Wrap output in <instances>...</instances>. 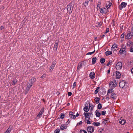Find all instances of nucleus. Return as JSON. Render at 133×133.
Wrapping results in <instances>:
<instances>
[{"mask_svg":"<svg viewBox=\"0 0 133 133\" xmlns=\"http://www.w3.org/2000/svg\"><path fill=\"white\" fill-rule=\"evenodd\" d=\"M109 4H108V5H107L106 6V8H107L108 9L111 6V4L110 3H109Z\"/></svg>","mask_w":133,"mask_h":133,"instance_id":"603ef678","label":"nucleus"},{"mask_svg":"<svg viewBox=\"0 0 133 133\" xmlns=\"http://www.w3.org/2000/svg\"><path fill=\"white\" fill-rule=\"evenodd\" d=\"M131 72L132 74H133V67L131 70Z\"/></svg>","mask_w":133,"mask_h":133,"instance_id":"e2e57ef3","label":"nucleus"},{"mask_svg":"<svg viewBox=\"0 0 133 133\" xmlns=\"http://www.w3.org/2000/svg\"><path fill=\"white\" fill-rule=\"evenodd\" d=\"M68 95L69 96H71L72 95V93L71 92H69L68 93Z\"/></svg>","mask_w":133,"mask_h":133,"instance_id":"864d4df0","label":"nucleus"},{"mask_svg":"<svg viewBox=\"0 0 133 133\" xmlns=\"http://www.w3.org/2000/svg\"><path fill=\"white\" fill-rule=\"evenodd\" d=\"M58 42H57L55 43L54 45L53 48V50L55 52L57 51V49L58 47Z\"/></svg>","mask_w":133,"mask_h":133,"instance_id":"dca6fc26","label":"nucleus"},{"mask_svg":"<svg viewBox=\"0 0 133 133\" xmlns=\"http://www.w3.org/2000/svg\"><path fill=\"white\" fill-rule=\"evenodd\" d=\"M130 51L131 52H133V46H132L130 47Z\"/></svg>","mask_w":133,"mask_h":133,"instance_id":"37998d69","label":"nucleus"},{"mask_svg":"<svg viewBox=\"0 0 133 133\" xmlns=\"http://www.w3.org/2000/svg\"><path fill=\"white\" fill-rule=\"evenodd\" d=\"M4 28V27L3 26H1L0 27V30H1Z\"/></svg>","mask_w":133,"mask_h":133,"instance_id":"680f3d73","label":"nucleus"},{"mask_svg":"<svg viewBox=\"0 0 133 133\" xmlns=\"http://www.w3.org/2000/svg\"><path fill=\"white\" fill-rule=\"evenodd\" d=\"M101 2L100 1H99L97 4V9L98 10H100L101 8H100V7L101 6Z\"/></svg>","mask_w":133,"mask_h":133,"instance_id":"b1692460","label":"nucleus"},{"mask_svg":"<svg viewBox=\"0 0 133 133\" xmlns=\"http://www.w3.org/2000/svg\"><path fill=\"white\" fill-rule=\"evenodd\" d=\"M109 28H107L106 29V32H105V34L109 32Z\"/></svg>","mask_w":133,"mask_h":133,"instance_id":"6e6d98bb","label":"nucleus"},{"mask_svg":"<svg viewBox=\"0 0 133 133\" xmlns=\"http://www.w3.org/2000/svg\"><path fill=\"white\" fill-rule=\"evenodd\" d=\"M94 128L91 126L88 127L87 130L88 133H92L94 131Z\"/></svg>","mask_w":133,"mask_h":133,"instance_id":"6e6552de","label":"nucleus"},{"mask_svg":"<svg viewBox=\"0 0 133 133\" xmlns=\"http://www.w3.org/2000/svg\"><path fill=\"white\" fill-rule=\"evenodd\" d=\"M87 102L89 104V109H90L91 108H94V106L92 103H90L88 101H87Z\"/></svg>","mask_w":133,"mask_h":133,"instance_id":"2f4dec72","label":"nucleus"},{"mask_svg":"<svg viewBox=\"0 0 133 133\" xmlns=\"http://www.w3.org/2000/svg\"><path fill=\"white\" fill-rule=\"evenodd\" d=\"M82 123V121H80L79 122V123H77V125H80Z\"/></svg>","mask_w":133,"mask_h":133,"instance_id":"4d7b16f0","label":"nucleus"},{"mask_svg":"<svg viewBox=\"0 0 133 133\" xmlns=\"http://www.w3.org/2000/svg\"><path fill=\"white\" fill-rule=\"evenodd\" d=\"M10 126L7 130L4 133H9L11 131V129L10 128Z\"/></svg>","mask_w":133,"mask_h":133,"instance_id":"c85d7f7f","label":"nucleus"},{"mask_svg":"<svg viewBox=\"0 0 133 133\" xmlns=\"http://www.w3.org/2000/svg\"><path fill=\"white\" fill-rule=\"evenodd\" d=\"M60 130L59 129H57L54 131L55 133H59Z\"/></svg>","mask_w":133,"mask_h":133,"instance_id":"58836bf2","label":"nucleus"},{"mask_svg":"<svg viewBox=\"0 0 133 133\" xmlns=\"http://www.w3.org/2000/svg\"><path fill=\"white\" fill-rule=\"evenodd\" d=\"M102 105L101 103H99L97 105V108L98 109H100L102 108Z\"/></svg>","mask_w":133,"mask_h":133,"instance_id":"473e14b6","label":"nucleus"},{"mask_svg":"<svg viewBox=\"0 0 133 133\" xmlns=\"http://www.w3.org/2000/svg\"><path fill=\"white\" fill-rule=\"evenodd\" d=\"M132 44V42L131 41H129L127 42V45L128 46H130Z\"/></svg>","mask_w":133,"mask_h":133,"instance_id":"e433bc0d","label":"nucleus"},{"mask_svg":"<svg viewBox=\"0 0 133 133\" xmlns=\"http://www.w3.org/2000/svg\"><path fill=\"white\" fill-rule=\"evenodd\" d=\"M131 31H132V32L133 33V26H132V28H131Z\"/></svg>","mask_w":133,"mask_h":133,"instance_id":"338daca9","label":"nucleus"},{"mask_svg":"<svg viewBox=\"0 0 133 133\" xmlns=\"http://www.w3.org/2000/svg\"><path fill=\"white\" fill-rule=\"evenodd\" d=\"M127 3H126L122 2L121 4L119 5V9L120 10H122L123 8H125L127 5Z\"/></svg>","mask_w":133,"mask_h":133,"instance_id":"9b49d317","label":"nucleus"},{"mask_svg":"<svg viewBox=\"0 0 133 133\" xmlns=\"http://www.w3.org/2000/svg\"><path fill=\"white\" fill-rule=\"evenodd\" d=\"M109 85V87L110 88L113 89L116 87L117 85L116 80L115 79L112 80L110 82Z\"/></svg>","mask_w":133,"mask_h":133,"instance_id":"f257e3e1","label":"nucleus"},{"mask_svg":"<svg viewBox=\"0 0 133 133\" xmlns=\"http://www.w3.org/2000/svg\"><path fill=\"white\" fill-rule=\"evenodd\" d=\"M112 52L111 51H107L105 52V55L106 56H109L112 54Z\"/></svg>","mask_w":133,"mask_h":133,"instance_id":"a878e982","label":"nucleus"},{"mask_svg":"<svg viewBox=\"0 0 133 133\" xmlns=\"http://www.w3.org/2000/svg\"><path fill=\"white\" fill-rule=\"evenodd\" d=\"M119 121L120 123L122 125L125 124L126 122L125 120L122 119H119Z\"/></svg>","mask_w":133,"mask_h":133,"instance_id":"aec40b11","label":"nucleus"},{"mask_svg":"<svg viewBox=\"0 0 133 133\" xmlns=\"http://www.w3.org/2000/svg\"><path fill=\"white\" fill-rule=\"evenodd\" d=\"M67 128V127L64 124H61L60 129L61 130H63L64 129H66Z\"/></svg>","mask_w":133,"mask_h":133,"instance_id":"a211bd4d","label":"nucleus"},{"mask_svg":"<svg viewBox=\"0 0 133 133\" xmlns=\"http://www.w3.org/2000/svg\"><path fill=\"white\" fill-rule=\"evenodd\" d=\"M127 84L124 81H121L119 83V86L122 88L125 89L126 88Z\"/></svg>","mask_w":133,"mask_h":133,"instance_id":"f03ea898","label":"nucleus"},{"mask_svg":"<svg viewBox=\"0 0 133 133\" xmlns=\"http://www.w3.org/2000/svg\"><path fill=\"white\" fill-rule=\"evenodd\" d=\"M96 115V117H99L101 115V113L98 110H97L95 111Z\"/></svg>","mask_w":133,"mask_h":133,"instance_id":"4be33fe9","label":"nucleus"},{"mask_svg":"<svg viewBox=\"0 0 133 133\" xmlns=\"http://www.w3.org/2000/svg\"><path fill=\"white\" fill-rule=\"evenodd\" d=\"M36 81V78L34 77H32L30 79L29 81V83L33 84Z\"/></svg>","mask_w":133,"mask_h":133,"instance_id":"4468645a","label":"nucleus"},{"mask_svg":"<svg viewBox=\"0 0 133 133\" xmlns=\"http://www.w3.org/2000/svg\"><path fill=\"white\" fill-rule=\"evenodd\" d=\"M121 74L120 72L118 71H117L116 72V78L117 79H119L121 77Z\"/></svg>","mask_w":133,"mask_h":133,"instance_id":"2eb2a0df","label":"nucleus"},{"mask_svg":"<svg viewBox=\"0 0 133 133\" xmlns=\"http://www.w3.org/2000/svg\"><path fill=\"white\" fill-rule=\"evenodd\" d=\"M124 37V33L122 34L121 36V38L123 39Z\"/></svg>","mask_w":133,"mask_h":133,"instance_id":"09e8293b","label":"nucleus"},{"mask_svg":"<svg viewBox=\"0 0 133 133\" xmlns=\"http://www.w3.org/2000/svg\"><path fill=\"white\" fill-rule=\"evenodd\" d=\"M69 114L70 115V116H71V115H73V113L72 112H69Z\"/></svg>","mask_w":133,"mask_h":133,"instance_id":"052dcab7","label":"nucleus"},{"mask_svg":"<svg viewBox=\"0 0 133 133\" xmlns=\"http://www.w3.org/2000/svg\"><path fill=\"white\" fill-rule=\"evenodd\" d=\"M114 91L113 89H109L107 93V95L109 96L112 93H114Z\"/></svg>","mask_w":133,"mask_h":133,"instance_id":"412c9836","label":"nucleus"},{"mask_svg":"<svg viewBox=\"0 0 133 133\" xmlns=\"http://www.w3.org/2000/svg\"><path fill=\"white\" fill-rule=\"evenodd\" d=\"M89 108H88V106H85L83 109L84 110L85 112H88L89 111Z\"/></svg>","mask_w":133,"mask_h":133,"instance_id":"5701e85b","label":"nucleus"},{"mask_svg":"<svg viewBox=\"0 0 133 133\" xmlns=\"http://www.w3.org/2000/svg\"><path fill=\"white\" fill-rule=\"evenodd\" d=\"M42 114L40 112H39L38 115H37V116L40 117L42 116Z\"/></svg>","mask_w":133,"mask_h":133,"instance_id":"79ce46f5","label":"nucleus"},{"mask_svg":"<svg viewBox=\"0 0 133 133\" xmlns=\"http://www.w3.org/2000/svg\"><path fill=\"white\" fill-rule=\"evenodd\" d=\"M17 81L16 79H14L12 81V85H14L17 82Z\"/></svg>","mask_w":133,"mask_h":133,"instance_id":"c9c22d12","label":"nucleus"},{"mask_svg":"<svg viewBox=\"0 0 133 133\" xmlns=\"http://www.w3.org/2000/svg\"><path fill=\"white\" fill-rule=\"evenodd\" d=\"M82 131H83L84 133H87V132L84 130H80V132H81Z\"/></svg>","mask_w":133,"mask_h":133,"instance_id":"8fccbe9b","label":"nucleus"},{"mask_svg":"<svg viewBox=\"0 0 133 133\" xmlns=\"http://www.w3.org/2000/svg\"><path fill=\"white\" fill-rule=\"evenodd\" d=\"M117 45L116 44H113L111 47V49L112 50L113 49H114V51L117 48Z\"/></svg>","mask_w":133,"mask_h":133,"instance_id":"bb28decb","label":"nucleus"},{"mask_svg":"<svg viewBox=\"0 0 133 133\" xmlns=\"http://www.w3.org/2000/svg\"><path fill=\"white\" fill-rule=\"evenodd\" d=\"M32 85V84L28 83V86L26 89V92L25 93V94H27V92L29 91L30 88H31Z\"/></svg>","mask_w":133,"mask_h":133,"instance_id":"f8f14e48","label":"nucleus"},{"mask_svg":"<svg viewBox=\"0 0 133 133\" xmlns=\"http://www.w3.org/2000/svg\"><path fill=\"white\" fill-rule=\"evenodd\" d=\"M73 3L72 2H71L69 4L67 5V9L68 11L70 13H71L73 10Z\"/></svg>","mask_w":133,"mask_h":133,"instance_id":"7ed1b4c3","label":"nucleus"},{"mask_svg":"<svg viewBox=\"0 0 133 133\" xmlns=\"http://www.w3.org/2000/svg\"><path fill=\"white\" fill-rule=\"evenodd\" d=\"M87 121V123L88 124H91V121H90L89 120H86Z\"/></svg>","mask_w":133,"mask_h":133,"instance_id":"3c124183","label":"nucleus"},{"mask_svg":"<svg viewBox=\"0 0 133 133\" xmlns=\"http://www.w3.org/2000/svg\"><path fill=\"white\" fill-rule=\"evenodd\" d=\"M133 35V33L132 32H129L127 33V35L125 36V38L128 39H131Z\"/></svg>","mask_w":133,"mask_h":133,"instance_id":"0eeeda50","label":"nucleus"},{"mask_svg":"<svg viewBox=\"0 0 133 133\" xmlns=\"http://www.w3.org/2000/svg\"><path fill=\"white\" fill-rule=\"evenodd\" d=\"M97 58L95 57H94L92 58V63L93 64H95L96 62Z\"/></svg>","mask_w":133,"mask_h":133,"instance_id":"393cba45","label":"nucleus"},{"mask_svg":"<svg viewBox=\"0 0 133 133\" xmlns=\"http://www.w3.org/2000/svg\"><path fill=\"white\" fill-rule=\"evenodd\" d=\"M107 120H105L103 121V123H104L105 124H106V123H107Z\"/></svg>","mask_w":133,"mask_h":133,"instance_id":"bf43d9fd","label":"nucleus"},{"mask_svg":"<svg viewBox=\"0 0 133 133\" xmlns=\"http://www.w3.org/2000/svg\"><path fill=\"white\" fill-rule=\"evenodd\" d=\"M110 70H108L107 71V73L108 74H109L110 73Z\"/></svg>","mask_w":133,"mask_h":133,"instance_id":"0e129e2a","label":"nucleus"},{"mask_svg":"<svg viewBox=\"0 0 133 133\" xmlns=\"http://www.w3.org/2000/svg\"><path fill=\"white\" fill-rule=\"evenodd\" d=\"M79 114L78 113H77V114L75 116H76V117H78L79 116Z\"/></svg>","mask_w":133,"mask_h":133,"instance_id":"69168bd1","label":"nucleus"},{"mask_svg":"<svg viewBox=\"0 0 133 133\" xmlns=\"http://www.w3.org/2000/svg\"><path fill=\"white\" fill-rule=\"evenodd\" d=\"M100 123L99 122H94L92 124L97 127L99 126L100 125Z\"/></svg>","mask_w":133,"mask_h":133,"instance_id":"cd10ccee","label":"nucleus"},{"mask_svg":"<svg viewBox=\"0 0 133 133\" xmlns=\"http://www.w3.org/2000/svg\"><path fill=\"white\" fill-rule=\"evenodd\" d=\"M64 115L63 113H62L61 115V118L62 119H63L64 118Z\"/></svg>","mask_w":133,"mask_h":133,"instance_id":"c03bdc74","label":"nucleus"},{"mask_svg":"<svg viewBox=\"0 0 133 133\" xmlns=\"http://www.w3.org/2000/svg\"><path fill=\"white\" fill-rule=\"evenodd\" d=\"M84 62L85 63L86 62L84 61H81L78 63L77 67V70L79 71L80 69L82 68V65Z\"/></svg>","mask_w":133,"mask_h":133,"instance_id":"9d476101","label":"nucleus"},{"mask_svg":"<svg viewBox=\"0 0 133 133\" xmlns=\"http://www.w3.org/2000/svg\"><path fill=\"white\" fill-rule=\"evenodd\" d=\"M124 52H126V46L124 44H123L119 52V54H122Z\"/></svg>","mask_w":133,"mask_h":133,"instance_id":"20e7f679","label":"nucleus"},{"mask_svg":"<svg viewBox=\"0 0 133 133\" xmlns=\"http://www.w3.org/2000/svg\"><path fill=\"white\" fill-rule=\"evenodd\" d=\"M76 84V82H74V83L73 84V87H72L73 89H74L75 88V87Z\"/></svg>","mask_w":133,"mask_h":133,"instance_id":"a18cd8bd","label":"nucleus"},{"mask_svg":"<svg viewBox=\"0 0 133 133\" xmlns=\"http://www.w3.org/2000/svg\"><path fill=\"white\" fill-rule=\"evenodd\" d=\"M70 118L72 119H75L76 118V116L74 115H71L70 116Z\"/></svg>","mask_w":133,"mask_h":133,"instance_id":"a19ab883","label":"nucleus"},{"mask_svg":"<svg viewBox=\"0 0 133 133\" xmlns=\"http://www.w3.org/2000/svg\"><path fill=\"white\" fill-rule=\"evenodd\" d=\"M83 114L86 120H87L89 116L90 117L91 116V115H92V112H85Z\"/></svg>","mask_w":133,"mask_h":133,"instance_id":"39448f33","label":"nucleus"},{"mask_svg":"<svg viewBox=\"0 0 133 133\" xmlns=\"http://www.w3.org/2000/svg\"><path fill=\"white\" fill-rule=\"evenodd\" d=\"M95 50H94V51L92 52H88V53L87 54V55H91V54H93L95 52Z\"/></svg>","mask_w":133,"mask_h":133,"instance_id":"4c0bfd02","label":"nucleus"},{"mask_svg":"<svg viewBox=\"0 0 133 133\" xmlns=\"http://www.w3.org/2000/svg\"><path fill=\"white\" fill-rule=\"evenodd\" d=\"M44 108H42L40 112L42 114H43L44 112Z\"/></svg>","mask_w":133,"mask_h":133,"instance_id":"ea45409f","label":"nucleus"},{"mask_svg":"<svg viewBox=\"0 0 133 133\" xmlns=\"http://www.w3.org/2000/svg\"><path fill=\"white\" fill-rule=\"evenodd\" d=\"M110 96V98L113 99H115L117 98L116 95L114 93H112L111 94Z\"/></svg>","mask_w":133,"mask_h":133,"instance_id":"6ab92c4d","label":"nucleus"},{"mask_svg":"<svg viewBox=\"0 0 133 133\" xmlns=\"http://www.w3.org/2000/svg\"><path fill=\"white\" fill-rule=\"evenodd\" d=\"M100 61L102 63H103L105 62V59L104 58H102L101 59Z\"/></svg>","mask_w":133,"mask_h":133,"instance_id":"7c9ffc66","label":"nucleus"},{"mask_svg":"<svg viewBox=\"0 0 133 133\" xmlns=\"http://www.w3.org/2000/svg\"><path fill=\"white\" fill-rule=\"evenodd\" d=\"M112 63L111 61H110L107 64V65L108 66H109L110 64H111Z\"/></svg>","mask_w":133,"mask_h":133,"instance_id":"de8ad7c7","label":"nucleus"},{"mask_svg":"<svg viewBox=\"0 0 133 133\" xmlns=\"http://www.w3.org/2000/svg\"><path fill=\"white\" fill-rule=\"evenodd\" d=\"M91 108V112H92V110H93V108H92H92Z\"/></svg>","mask_w":133,"mask_h":133,"instance_id":"774afa93","label":"nucleus"},{"mask_svg":"<svg viewBox=\"0 0 133 133\" xmlns=\"http://www.w3.org/2000/svg\"><path fill=\"white\" fill-rule=\"evenodd\" d=\"M99 10L100 12L102 14L103 13L106 14L107 12V9L105 8H101Z\"/></svg>","mask_w":133,"mask_h":133,"instance_id":"ddd939ff","label":"nucleus"},{"mask_svg":"<svg viewBox=\"0 0 133 133\" xmlns=\"http://www.w3.org/2000/svg\"><path fill=\"white\" fill-rule=\"evenodd\" d=\"M89 76L91 79H94L95 76V73L93 72H91L89 74Z\"/></svg>","mask_w":133,"mask_h":133,"instance_id":"f3484780","label":"nucleus"},{"mask_svg":"<svg viewBox=\"0 0 133 133\" xmlns=\"http://www.w3.org/2000/svg\"><path fill=\"white\" fill-rule=\"evenodd\" d=\"M122 63L121 62H119L117 63L116 66V69L120 70L122 69Z\"/></svg>","mask_w":133,"mask_h":133,"instance_id":"423d86ee","label":"nucleus"},{"mask_svg":"<svg viewBox=\"0 0 133 133\" xmlns=\"http://www.w3.org/2000/svg\"><path fill=\"white\" fill-rule=\"evenodd\" d=\"M70 121H69V119L68 121L65 124L66 125H68L69 123L70 122Z\"/></svg>","mask_w":133,"mask_h":133,"instance_id":"5fc2aeb1","label":"nucleus"},{"mask_svg":"<svg viewBox=\"0 0 133 133\" xmlns=\"http://www.w3.org/2000/svg\"><path fill=\"white\" fill-rule=\"evenodd\" d=\"M100 87H97L96 89V90L95 91V93L96 94L97 93L98 91V90L99 89Z\"/></svg>","mask_w":133,"mask_h":133,"instance_id":"72a5a7b5","label":"nucleus"},{"mask_svg":"<svg viewBox=\"0 0 133 133\" xmlns=\"http://www.w3.org/2000/svg\"><path fill=\"white\" fill-rule=\"evenodd\" d=\"M56 64V60H54L52 62V63L49 68V70L50 71H52L53 70L55 67Z\"/></svg>","mask_w":133,"mask_h":133,"instance_id":"1a4fd4ad","label":"nucleus"},{"mask_svg":"<svg viewBox=\"0 0 133 133\" xmlns=\"http://www.w3.org/2000/svg\"><path fill=\"white\" fill-rule=\"evenodd\" d=\"M96 100L95 101V102L96 103H99V99L97 97H96L95 98Z\"/></svg>","mask_w":133,"mask_h":133,"instance_id":"f704fd0d","label":"nucleus"},{"mask_svg":"<svg viewBox=\"0 0 133 133\" xmlns=\"http://www.w3.org/2000/svg\"><path fill=\"white\" fill-rule=\"evenodd\" d=\"M45 75H44V74H43V75L41 77V78H44V77H45Z\"/></svg>","mask_w":133,"mask_h":133,"instance_id":"13d9d810","label":"nucleus"},{"mask_svg":"<svg viewBox=\"0 0 133 133\" xmlns=\"http://www.w3.org/2000/svg\"><path fill=\"white\" fill-rule=\"evenodd\" d=\"M101 114L102 115H104L106 114V111H102Z\"/></svg>","mask_w":133,"mask_h":133,"instance_id":"49530a36","label":"nucleus"},{"mask_svg":"<svg viewBox=\"0 0 133 133\" xmlns=\"http://www.w3.org/2000/svg\"><path fill=\"white\" fill-rule=\"evenodd\" d=\"M89 0H86L84 3V6L85 7H86L88 5V3L89 2Z\"/></svg>","mask_w":133,"mask_h":133,"instance_id":"c756f323","label":"nucleus"}]
</instances>
